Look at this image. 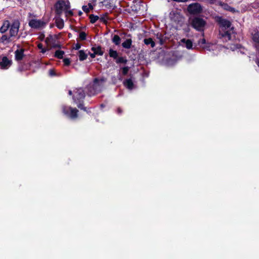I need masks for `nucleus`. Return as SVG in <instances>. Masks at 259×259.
<instances>
[{
	"instance_id": "nucleus-36",
	"label": "nucleus",
	"mask_w": 259,
	"mask_h": 259,
	"mask_svg": "<svg viewBox=\"0 0 259 259\" xmlns=\"http://www.w3.org/2000/svg\"><path fill=\"white\" fill-rule=\"evenodd\" d=\"M65 13H66V16H67V15H71H71H73L72 12L71 11H70V10H68V9L67 10H65Z\"/></svg>"
},
{
	"instance_id": "nucleus-33",
	"label": "nucleus",
	"mask_w": 259,
	"mask_h": 259,
	"mask_svg": "<svg viewBox=\"0 0 259 259\" xmlns=\"http://www.w3.org/2000/svg\"><path fill=\"white\" fill-rule=\"evenodd\" d=\"M128 71V67H124L122 68V72L123 74L125 75L127 73Z\"/></svg>"
},
{
	"instance_id": "nucleus-39",
	"label": "nucleus",
	"mask_w": 259,
	"mask_h": 259,
	"mask_svg": "<svg viewBox=\"0 0 259 259\" xmlns=\"http://www.w3.org/2000/svg\"><path fill=\"white\" fill-rule=\"evenodd\" d=\"M80 48V45L79 44H76L75 47V49L78 50Z\"/></svg>"
},
{
	"instance_id": "nucleus-10",
	"label": "nucleus",
	"mask_w": 259,
	"mask_h": 259,
	"mask_svg": "<svg viewBox=\"0 0 259 259\" xmlns=\"http://www.w3.org/2000/svg\"><path fill=\"white\" fill-rule=\"evenodd\" d=\"M20 23L18 21H14L12 24L10 25V35L11 37L16 36L19 31Z\"/></svg>"
},
{
	"instance_id": "nucleus-38",
	"label": "nucleus",
	"mask_w": 259,
	"mask_h": 259,
	"mask_svg": "<svg viewBox=\"0 0 259 259\" xmlns=\"http://www.w3.org/2000/svg\"><path fill=\"white\" fill-rule=\"evenodd\" d=\"M90 56H91V58H95V56H96V54H95V53L93 52V53H90Z\"/></svg>"
},
{
	"instance_id": "nucleus-14",
	"label": "nucleus",
	"mask_w": 259,
	"mask_h": 259,
	"mask_svg": "<svg viewBox=\"0 0 259 259\" xmlns=\"http://www.w3.org/2000/svg\"><path fill=\"white\" fill-rule=\"evenodd\" d=\"M24 56L23 49L17 50L15 52V59L18 61L22 60Z\"/></svg>"
},
{
	"instance_id": "nucleus-15",
	"label": "nucleus",
	"mask_w": 259,
	"mask_h": 259,
	"mask_svg": "<svg viewBox=\"0 0 259 259\" xmlns=\"http://www.w3.org/2000/svg\"><path fill=\"white\" fill-rule=\"evenodd\" d=\"M223 9L225 10L231 12L232 13L238 12V11L236 10L235 8L231 7L227 4L223 3L221 4Z\"/></svg>"
},
{
	"instance_id": "nucleus-44",
	"label": "nucleus",
	"mask_w": 259,
	"mask_h": 259,
	"mask_svg": "<svg viewBox=\"0 0 259 259\" xmlns=\"http://www.w3.org/2000/svg\"><path fill=\"white\" fill-rule=\"evenodd\" d=\"M89 9H93V7L92 6V5L91 4H89Z\"/></svg>"
},
{
	"instance_id": "nucleus-5",
	"label": "nucleus",
	"mask_w": 259,
	"mask_h": 259,
	"mask_svg": "<svg viewBox=\"0 0 259 259\" xmlns=\"http://www.w3.org/2000/svg\"><path fill=\"white\" fill-rule=\"evenodd\" d=\"M191 24L196 30L201 31L204 30L206 22L202 18L196 17L191 20Z\"/></svg>"
},
{
	"instance_id": "nucleus-34",
	"label": "nucleus",
	"mask_w": 259,
	"mask_h": 259,
	"mask_svg": "<svg viewBox=\"0 0 259 259\" xmlns=\"http://www.w3.org/2000/svg\"><path fill=\"white\" fill-rule=\"evenodd\" d=\"M82 10L84 12L88 13L90 11L89 8L87 6H82Z\"/></svg>"
},
{
	"instance_id": "nucleus-25",
	"label": "nucleus",
	"mask_w": 259,
	"mask_h": 259,
	"mask_svg": "<svg viewBox=\"0 0 259 259\" xmlns=\"http://www.w3.org/2000/svg\"><path fill=\"white\" fill-rule=\"evenodd\" d=\"M109 55L110 57H112L114 59H116L118 57V54L117 51L112 50V49H110L109 51Z\"/></svg>"
},
{
	"instance_id": "nucleus-47",
	"label": "nucleus",
	"mask_w": 259,
	"mask_h": 259,
	"mask_svg": "<svg viewBox=\"0 0 259 259\" xmlns=\"http://www.w3.org/2000/svg\"><path fill=\"white\" fill-rule=\"evenodd\" d=\"M256 63H257L258 66L259 67V60L256 61Z\"/></svg>"
},
{
	"instance_id": "nucleus-30",
	"label": "nucleus",
	"mask_w": 259,
	"mask_h": 259,
	"mask_svg": "<svg viewBox=\"0 0 259 259\" xmlns=\"http://www.w3.org/2000/svg\"><path fill=\"white\" fill-rule=\"evenodd\" d=\"M127 62V60L125 58L123 57H119L117 58L116 60V63H126Z\"/></svg>"
},
{
	"instance_id": "nucleus-40",
	"label": "nucleus",
	"mask_w": 259,
	"mask_h": 259,
	"mask_svg": "<svg viewBox=\"0 0 259 259\" xmlns=\"http://www.w3.org/2000/svg\"><path fill=\"white\" fill-rule=\"evenodd\" d=\"M206 1H208L209 3H210V4H213L216 2V0H206Z\"/></svg>"
},
{
	"instance_id": "nucleus-43",
	"label": "nucleus",
	"mask_w": 259,
	"mask_h": 259,
	"mask_svg": "<svg viewBox=\"0 0 259 259\" xmlns=\"http://www.w3.org/2000/svg\"><path fill=\"white\" fill-rule=\"evenodd\" d=\"M117 112L119 114H120V113H121L122 112L120 108H119L117 109Z\"/></svg>"
},
{
	"instance_id": "nucleus-16",
	"label": "nucleus",
	"mask_w": 259,
	"mask_h": 259,
	"mask_svg": "<svg viewBox=\"0 0 259 259\" xmlns=\"http://www.w3.org/2000/svg\"><path fill=\"white\" fill-rule=\"evenodd\" d=\"M123 85L128 90H132L134 88V83L133 80L131 79H125L123 82Z\"/></svg>"
},
{
	"instance_id": "nucleus-2",
	"label": "nucleus",
	"mask_w": 259,
	"mask_h": 259,
	"mask_svg": "<svg viewBox=\"0 0 259 259\" xmlns=\"http://www.w3.org/2000/svg\"><path fill=\"white\" fill-rule=\"evenodd\" d=\"M68 94L69 95H73V100L79 108L85 110V108L82 107L81 104L85 97V93L82 88H76L73 92L69 90Z\"/></svg>"
},
{
	"instance_id": "nucleus-12",
	"label": "nucleus",
	"mask_w": 259,
	"mask_h": 259,
	"mask_svg": "<svg viewBox=\"0 0 259 259\" xmlns=\"http://www.w3.org/2000/svg\"><path fill=\"white\" fill-rule=\"evenodd\" d=\"M179 44L181 46L185 47L188 50L194 49L193 42L190 39L183 38L180 40Z\"/></svg>"
},
{
	"instance_id": "nucleus-13",
	"label": "nucleus",
	"mask_w": 259,
	"mask_h": 259,
	"mask_svg": "<svg viewBox=\"0 0 259 259\" xmlns=\"http://www.w3.org/2000/svg\"><path fill=\"white\" fill-rule=\"evenodd\" d=\"M11 64V60H10L7 57H3L0 62V68L2 69H7Z\"/></svg>"
},
{
	"instance_id": "nucleus-6",
	"label": "nucleus",
	"mask_w": 259,
	"mask_h": 259,
	"mask_svg": "<svg viewBox=\"0 0 259 259\" xmlns=\"http://www.w3.org/2000/svg\"><path fill=\"white\" fill-rule=\"evenodd\" d=\"M70 8L68 1H59L55 5L56 13L60 15L63 11L68 10Z\"/></svg>"
},
{
	"instance_id": "nucleus-46",
	"label": "nucleus",
	"mask_w": 259,
	"mask_h": 259,
	"mask_svg": "<svg viewBox=\"0 0 259 259\" xmlns=\"http://www.w3.org/2000/svg\"><path fill=\"white\" fill-rule=\"evenodd\" d=\"M160 45L162 44V40L161 39H160Z\"/></svg>"
},
{
	"instance_id": "nucleus-32",
	"label": "nucleus",
	"mask_w": 259,
	"mask_h": 259,
	"mask_svg": "<svg viewBox=\"0 0 259 259\" xmlns=\"http://www.w3.org/2000/svg\"><path fill=\"white\" fill-rule=\"evenodd\" d=\"M63 62L65 65L68 66L70 64V61L68 58H65L63 59Z\"/></svg>"
},
{
	"instance_id": "nucleus-4",
	"label": "nucleus",
	"mask_w": 259,
	"mask_h": 259,
	"mask_svg": "<svg viewBox=\"0 0 259 259\" xmlns=\"http://www.w3.org/2000/svg\"><path fill=\"white\" fill-rule=\"evenodd\" d=\"M62 112L66 117L71 119H75L78 117V110L76 108H73L70 106H63Z\"/></svg>"
},
{
	"instance_id": "nucleus-3",
	"label": "nucleus",
	"mask_w": 259,
	"mask_h": 259,
	"mask_svg": "<svg viewBox=\"0 0 259 259\" xmlns=\"http://www.w3.org/2000/svg\"><path fill=\"white\" fill-rule=\"evenodd\" d=\"M219 23L221 29L220 34L222 36L227 38L228 40L231 39V33L229 32V30L231 27V23L229 21L222 18H219Z\"/></svg>"
},
{
	"instance_id": "nucleus-45",
	"label": "nucleus",
	"mask_w": 259,
	"mask_h": 259,
	"mask_svg": "<svg viewBox=\"0 0 259 259\" xmlns=\"http://www.w3.org/2000/svg\"><path fill=\"white\" fill-rule=\"evenodd\" d=\"M133 3H139V2L138 0H135Z\"/></svg>"
},
{
	"instance_id": "nucleus-35",
	"label": "nucleus",
	"mask_w": 259,
	"mask_h": 259,
	"mask_svg": "<svg viewBox=\"0 0 259 259\" xmlns=\"http://www.w3.org/2000/svg\"><path fill=\"white\" fill-rule=\"evenodd\" d=\"M175 61H174L172 60H168L167 62V64L168 66H171L175 64Z\"/></svg>"
},
{
	"instance_id": "nucleus-20",
	"label": "nucleus",
	"mask_w": 259,
	"mask_h": 259,
	"mask_svg": "<svg viewBox=\"0 0 259 259\" xmlns=\"http://www.w3.org/2000/svg\"><path fill=\"white\" fill-rule=\"evenodd\" d=\"M10 37V36H8L7 35H3L0 38V42L3 44L8 43L11 41Z\"/></svg>"
},
{
	"instance_id": "nucleus-18",
	"label": "nucleus",
	"mask_w": 259,
	"mask_h": 259,
	"mask_svg": "<svg viewBox=\"0 0 259 259\" xmlns=\"http://www.w3.org/2000/svg\"><path fill=\"white\" fill-rule=\"evenodd\" d=\"M10 23L8 21H5L0 28V31L2 33H5L10 27Z\"/></svg>"
},
{
	"instance_id": "nucleus-37",
	"label": "nucleus",
	"mask_w": 259,
	"mask_h": 259,
	"mask_svg": "<svg viewBox=\"0 0 259 259\" xmlns=\"http://www.w3.org/2000/svg\"><path fill=\"white\" fill-rule=\"evenodd\" d=\"M49 75L51 76L55 75V73L53 70H49Z\"/></svg>"
},
{
	"instance_id": "nucleus-28",
	"label": "nucleus",
	"mask_w": 259,
	"mask_h": 259,
	"mask_svg": "<svg viewBox=\"0 0 259 259\" xmlns=\"http://www.w3.org/2000/svg\"><path fill=\"white\" fill-rule=\"evenodd\" d=\"M90 19L92 23H95L99 19V17L98 16L91 15L90 16Z\"/></svg>"
},
{
	"instance_id": "nucleus-27",
	"label": "nucleus",
	"mask_w": 259,
	"mask_h": 259,
	"mask_svg": "<svg viewBox=\"0 0 259 259\" xmlns=\"http://www.w3.org/2000/svg\"><path fill=\"white\" fill-rule=\"evenodd\" d=\"M64 54V52L63 51L61 50H57L55 52V56L59 59H61L63 58Z\"/></svg>"
},
{
	"instance_id": "nucleus-17",
	"label": "nucleus",
	"mask_w": 259,
	"mask_h": 259,
	"mask_svg": "<svg viewBox=\"0 0 259 259\" xmlns=\"http://www.w3.org/2000/svg\"><path fill=\"white\" fill-rule=\"evenodd\" d=\"M55 23H56L57 27L59 29H61L64 27V20L62 18H61L60 17H58L56 18Z\"/></svg>"
},
{
	"instance_id": "nucleus-31",
	"label": "nucleus",
	"mask_w": 259,
	"mask_h": 259,
	"mask_svg": "<svg viewBox=\"0 0 259 259\" xmlns=\"http://www.w3.org/2000/svg\"><path fill=\"white\" fill-rule=\"evenodd\" d=\"M79 38L81 40H85L86 39V34L84 32H81L79 33Z\"/></svg>"
},
{
	"instance_id": "nucleus-21",
	"label": "nucleus",
	"mask_w": 259,
	"mask_h": 259,
	"mask_svg": "<svg viewBox=\"0 0 259 259\" xmlns=\"http://www.w3.org/2000/svg\"><path fill=\"white\" fill-rule=\"evenodd\" d=\"M144 42L146 45H150L152 48L154 47L155 44L151 38H145Z\"/></svg>"
},
{
	"instance_id": "nucleus-8",
	"label": "nucleus",
	"mask_w": 259,
	"mask_h": 259,
	"mask_svg": "<svg viewBox=\"0 0 259 259\" xmlns=\"http://www.w3.org/2000/svg\"><path fill=\"white\" fill-rule=\"evenodd\" d=\"M28 25L32 28L39 29L44 28L46 23L41 20L32 19L29 20Z\"/></svg>"
},
{
	"instance_id": "nucleus-11",
	"label": "nucleus",
	"mask_w": 259,
	"mask_h": 259,
	"mask_svg": "<svg viewBox=\"0 0 259 259\" xmlns=\"http://www.w3.org/2000/svg\"><path fill=\"white\" fill-rule=\"evenodd\" d=\"M58 39V37L56 35H49L46 39V42L48 45H50L52 47H56L57 46V40Z\"/></svg>"
},
{
	"instance_id": "nucleus-42",
	"label": "nucleus",
	"mask_w": 259,
	"mask_h": 259,
	"mask_svg": "<svg viewBox=\"0 0 259 259\" xmlns=\"http://www.w3.org/2000/svg\"><path fill=\"white\" fill-rule=\"evenodd\" d=\"M40 50H41V52L42 53H45L46 51V50L45 49H44V48H42Z\"/></svg>"
},
{
	"instance_id": "nucleus-22",
	"label": "nucleus",
	"mask_w": 259,
	"mask_h": 259,
	"mask_svg": "<svg viewBox=\"0 0 259 259\" xmlns=\"http://www.w3.org/2000/svg\"><path fill=\"white\" fill-rule=\"evenodd\" d=\"M92 50L95 53L96 55H102L103 52L102 51L101 48L98 47H93Z\"/></svg>"
},
{
	"instance_id": "nucleus-24",
	"label": "nucleus",
	"mask_w": 259,
	"mask_h": 259,
	"mask_svg": "<svg viewBox=\"0 0 259 259\" xmlns=\"http://www.w3.org/2000/svg\"><path fill=\"white\" fill-rule=\"evenodd\" d=\"M252 35L253 40L256 42H259V28L256 29V30L255 31L254 33Z\"/></svg>"
},
{
	"instance_id": "nucleus-41",
	"label": "nucleus",
	"mask_w": 259,
	"mask_h": 259,
	"mask_svg": "<svg viewBox=\"0 0 259 259\" xmlns=\"http://www.w3.org/2000/svg\"><path fill=\"white\" fill-rule=\"evenodd\" d=\"M37 47L39 49H41L43 48V45L42 44H39L38 45H37Z\"/></svg>"
},
{
	"instance_id": "nucleus-19",
	"label": "nucleus",
	"mask_w": 259,
	"mask_h": 259,
	"mask_svg": "<svg viewBox=\"0 0 259 259\" xmlns=\"http://www.w3.org/2000/svg\"><path fill=\"white\" fill-rule=\"evenodd\" d=\"M132 41L131 39H127L122 44L123 48L125 49H130L131 47Z\"/></svg>"
},
{
	"instance_id": "nucleus-1",
	"label": "nucleus",
	"mask_w": 259,
	"mask_h": 259,
	"mask_svg": "<svg viewBox=\"0 0 259 259\" xmlns=\"http://www.w3.org/2000/svg\"><path fill=\"white\" fill-rule=\"evenodd\" d=\"M105 81V79L103 78H95L93 82L90 83L87 88L88 96H94L100 93L102 91Z\"/></svg>"
},
{
	"instance_id": "nucleus-29",
	"label": "nucleus",
	"mask_w": 259,
	"mask_h": 259,
	"mask_svg": "<svg viewBox=\"0 0 259 259\" xmlns=\"http://www.w3.org/2000/svg\"><path fill=\"white\" fill-rule=\"evenodd\" d=\"M104 6H105L107 8H111L112 7V6L111 5V2L110 0H106L104 1L102 3Z\"/></svg>"
},
{
	"instance_id": "nucleus-23",
	"label": "nucleus",
	"mask_w": 259,
	"mask_h": 259,
	"mask_svg": "<svg viewBox=\"0 0 259 259\" xmlns=\"http://www.w3.org/2000/svg\"><path fill=\"white\" fill-rule=\"evenodd\" d=\"M79 59L80 61H83L87 58V55L84 53L83 50H80L78 52Z\"/></svg>"
},
{
	"instance_id": "nucleus-26",
	"label": "nucleus",
	"mask_w": 259,
	"mask_h": 259,
	"mask_svg": "<svg viewBox=\"0 0 259 259\" xmlns=\"http://www.w3.org/2000/svg\"><path fill=\"white\" fill-rule=\"evenodd\" d=\"M121 39L117 35H115L112 38V41L116 45H119L120 44Z\"/></svg>"
},
{
	"instance_id": "nucleus-7",
	"label": "nucleus",
	"mask_w": 259,
	"mask_h": 259,
	"mask_svg": "<svg viewBox=\"0 0 259 259\" xmlns=\"http://www.w3.org/2000/svg\"><path fill=\"white\" fill-rule=\"evenodd\" d=\"M198 44L203 49H205L208 51H213L214 50H220L223 48V47L220 45H217L210 44H206V40L204 38L199 40L198 41Z\"/></svg>"
},
{
	"instance_id": "nucleus-9",
	"label": "nucleus",
	"mask_w": 259,
	"mask_h": 259,
	"mask_svg": "<svg viewBox=\"0 0 259 259\" xmlns=\"http://www.w3.org/2000/svg\"><path fill=\"white\" fill-rule=\"evenodd\" d=\"M187 10L191 14H198L201 12L202 7L199 4L196 3L189 5L187 8Z\"/></svg>"
}]
</instances>
